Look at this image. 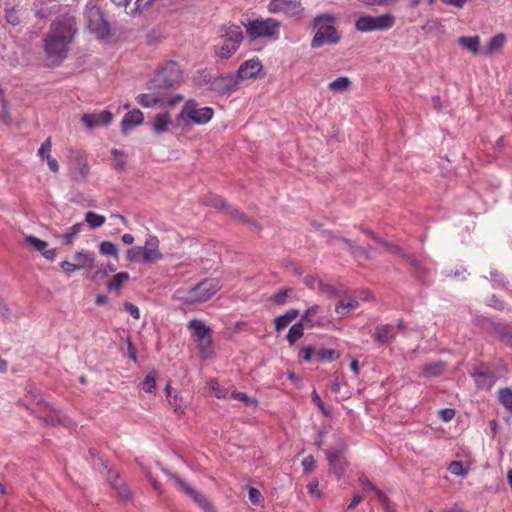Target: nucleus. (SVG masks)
Returning <instances> with one entry per match:
<instances>
[{
  "mask_svg": "<svg viewBox=\"0 0 512 512\" xmlns=\"http://www.w3.org/2000/svg\"><path fill=\"white\" fill-rule=\"evenodd\" d=\"M76 33L72 18L57 19L50 25L44 39V51L49 59L62 61L68 53V45Z\"/></svg>",
  "mask_w": 512,
  "mask_h": 512,
  "instance_id": "1",
  "label": "nucleus"
},
{
  "mask_svg": "<svg viewBox=\"0 0 512 512\" xmlns=\"http://www.w3.org/2000/svg\"><path fill=\"white\" fill-rule=\"evenodd\" d=\"M243 39L240 26L231 23L223 25L219 31V42L214 45L215 56L229 59L238 50Z\"/></svg>",
  "mask_w": 512,
  "mask_h": 512,
  "instance_id": "2",
  "label": "nucleus"
},
{
  "mask_svg": "<svg viewBox=\"0 0 512 512\" xmlns=\"http://www.w3.org/2000/svg\"><path fill=\"white\" fill-rule=\"evenodd\" d=\"M335 18L331 14L318 15L313 19L312 26L317 29L312 41L311 47L316 49L325 44L335 45L339 43L341 37L333 25Z\"/></svg>",
  "mask_w": 512,
  "mask_h": 512,
  "instance_id": "3",
  "label": "nucleus"
},
{
  "mask_svg": "<svg viewBox=\"0 0 512 512\" xmlns=\"http://www.w3.org/2000/svg\"><path fill=\"white\" fill-rule=\"evenodd\" d=\"M182 71L175 61H168L165 65L151 78L147 83L149 91H162L167 93L168 90L180 84Z\"/></svg>",
  "mask_w": 512,
  "mask_h": 512,
  "instance_id": "4",
  "label": "nucleus"
},
{
  "mask_svg": "<svg viewBox=\"0 0 512 512\" xmlns=\"http://www.w3.org/2000/svg\"><path fill=\"white\" fill-rule=\"evenodd\" d=\"M214 116V110L211 107H199L194 99L185 102L181 111L177 115V125L186 127L191 124L204 125Z\"/></svg>",
  "mask_w": 512,
  "mask_h": 512,
  "instance_id": "5",
  "label": "nucleus"
},
{
  "mask_svg": "<svg viewBox=\"0 0 512 512\" xmlns=\"http://www.w3.org/2000/svg\"><path fill=\"white\" fill-rule=\"evenodd\" d=\"M246 28L247 35L252 39L273 37L277 38L281 22L274 18H259L255 20H248L247 23L243 22Z\"/></svg>",
  "mask_w": 512,
  "mask_h": 512,
  "instance_id": "6",
  "label": "nucleus"
},
{
  "mask_svg": "<svg viewBox=\"0 0 512 512\" xmlns=\"http://www.w3.org/2000/svg\"><path fill=\"white\" fill-rule=\"evenodd\" d=\"M23 406L47 426L65 425L68 421V418L61 411L43 398L37 400V408H30L26 404H23Z\"/></svg>",
  "mask_w": 512,
  "mask_h": 512,
  "instance_id": "7",
  "label": "nucleus"
},
{
  "mask_svg": "<svg viewBox=\"0 0 512 512\" xmlns=\"http://www.w3.org/2000/svg\"><path fill=\"white\" fill-rule=\"evenodd\" d=\"M159 466L166 476L174 480L176 487L189 498H191V500L204 512H216L213 505L209 502V500L206 498L204 494L190 486L177 475L171 473L167 468L161 466L160 464Z\"/></svg>",
  "mask_w": 512,
  "mask_h": 512,
  "instance_id": "8",
  "label": "nucleus"
},
{
  "mask_svg": "<svg viewBox=\"0 0 512 512\" xmlns=\"http://www.w3.org/2000/svg\"><path fill=\"white\" fill-rule=\"evenodd\" d=\"M188 328L193 332L194 340L198 344L199 354L207 359L212 354L211 329L202 321L193 319L188 322Z\"/></svg>",
  "mask_w": 512,
  "mask_h": 512,
  "instance_id": "9",
  "label": "nucleus"
},
{
  "mask_svg": "<svg viewBox=\"0 0 512 512\" xmlns=\"http://www.w3.org/2000/svg\"><path fill=\"white\" fill-rule=\"evenodd\" d=\"M395 24V17L392 14L380 16L364 15L355 21V29L359 32L386 31Z\"/></svg>",
  "mask_w": 512,
  "mask_h": 512,
  "instance_id": "10",
  "label": "nucleus"
},
{
  "mask_svg": "<svg viewBox=\"0 0 512 512\" xmlns=\"http://www.w3.org/2000/svg\"><path fill=\"white\" fill-rule=\"evenodd\" d=\"M89 174V166L86 159L77 151L69 153V175L75 182H82Z\"/></svg>",
  "mask_w": 512,
  "mask_h": 512,
  "instance_id": "11",
  "label": "nucleus"
},
{
  "mask_svg": "<svg viewBox=\"0 0 512 512\" xmlns=\"http://www.w3.org/2000/svg\"><path fill=\"white\" fill-rule=\"evenodd\" d=\"M347 444L345 440L341 439L338 443V449L327 452V460L331 471L340 478L345 473L348 467V461L343 455L346 450Z\"/></svg>",
  "mask_w": 512,
  "mask_h": 512,
  "instance_id": "12",
  "label": "nucleus"
},
{
  "mask_svg": "<svg viewBox=\"0 0 512 512\" xmlns=\"http://www.w3.org/2000/svg\"><path fill=\"white\" fill-rule=\"evenodd\" d=\"M239 84L240 81L236 73H229L213 78L210 81L209 89L218 95H225L236 91Z\"/></svg>",
  "mask_w": 512,
  "mask_h": 512,
  "instance_id": "13",
  "label": "nucleus"
},
{
  "mask_svg": "<svg viewBox=\"0 0 512 512\" xmlns=\"http://www.w3.org/2000/svg\"><path fill=\"white\" fill-rule=\"evenodd\" d=\"M220 289L221 284L217 278H207L200 281L193 287L196 303H202L209 300Z\"/></svg>",
  "mask_w": 512,
  "mask_h": 512,
  "instance_id": "14",
  "label": "nucleus"
},
{
  "mask_svg": "<svg viewBox=\"0 0 512 512\" xmlns=\"http://www.w3.org/2000/svg\"><path fill=\"white\" fill-rule=\"evenodd\" d=\"M268 10L271 13H283L288 17H296L303 12V7L299 1L271 0Z\"/></svg>",
  "mask_w": 512,
  "mask_h": 512,
  "instance_id": "15",
  "label": "nucleus"
},
{
  "mask_svg": "<svg viewBox=\"0 0 512 512\" xmlns=\"http://www.w3.org/2000/svg\"><path fill=\"white\" fill-rule=\"evenodd\" d=\"M107 479L112 489L117 493V496L122 500L130 499L132 493L128 488L126 482L121 479L118 471L109 469L107 472Z\"/></svg>",
  "mask_w": 512,
  "mask_h": 512,
  "instance_id": "16",
  "label": "nucleus"
},
{
  "mask_svg": "<svg viewBox=\"0 0 512 512\" xmlns=\"http://www.w3.org/2000/svg\"><path fill=\"white\" fill-rule=\"evenodd\" d=\"M142 262L150 263L156 262L163 258V255L159 251V239L156 236L150 235L146 241L144 247H142Z\"/></svg>",
  "mask_w": 512,
  "mask_h": 512,
  "instance_id": "17",
  "label": "nucleus"
},
{
  "mask_svg": "<svg viewBox=\"0 0 512 512\" xmlns=\"http://www.w3.org/2000/svg\"><path fill=\"white\" fill-rule=\"evenodd\" d=\"M471 376L475 379L477 387L482 390L490 389L496 381L495 374L485 365H481L471 373Z\"/></svg>",
  "mask_w": 512,
  "mask_h": 512,
  "instance_id": "18",
  "label": "nucleus"
},
{
  "mask_svg": "<svg viewBox=\"0 0 512 512\" xmlns=\"http://www.w3.org/2000/svg\"><path fill=\"white\" fill-rule=\"evenodd\" d=\"M262 68L263 66L260 60L258 58H253L242 63L236 71V75L241 82L245 79L257 77Z\"/></svg>",
  "mask_w": 512,
  "mask_h": 512,
  "instance_id": "19",
  "label": "nucleus"
},
{
  "mask_svg": "<svg viewBox=\"0 0 512 512\" xmlns=\"http://www.w3.org/2000/svg\"><path fill=\"white\" fill-rule=\"evenodd\" d=\"M113 115L109 111H102L100 113L84 114L81 118L83 124L89 128L94 129L100 125H108L112 121Z\"/></svg>",
  "mask_w": 512,
  "mask_h": 512,
  "instance_id": "20",
  "label": "nucleus"
},
{
  "mask_svg": "<svg viewBox=\"0 0 512 512\" xmlns=\"http://www.w3.org/2000/svg\"><path fill=\"white\" fill-rule=\"evenodd\" d=\"M79 270L91 271L96 267L95 253L92 251H79L73 256Z\"/></svg>",
  "mask_w": 512,
  "mask_h": 512,
  "instance_id": "21",
  "label": "nucleus"
},
{
  "mask_svg": "<svg viewBox=\"0 0 512 512\" xmlns=\"http://www.w3.org/2000/svg\"><path fill=\"white\" fill-rule=\"evenodd\" d=\"M143 120V113L139 109L127 112L121 122V132L126 135L133 127L142 124Z\"/></svg>",
  "mask_w": 512,
  "mask_h": 512,
  "instance_id": "22",
  "label": "nucleus"
},
{
  "mask_svg": "<svg viewBox=\"0 0 512 512\" xmlns=\"http://www.w3.org/2000/svg\"><path fill=\"white\" fill-rule=\"evenodd\" d=\"M403 259L410 265L414 277L425 283L428 277V270L411 254H403Z\"/></svg>",
  "mask_w": 512,
  "mask_h": 512,
  "instance_id": "23",
  "label": "nucleus"
},
{
  "mask_svg": "<svg viewBox=\"0 0 512 512\" xmlns=\"http://www.w3.org/2000/svg\"><path fill=\"white\" fill-rule=\"evenodd\" d=\"M92 15L98 17L99 22L93 23L91 22L89 27L90 29L96 33L97 37L100 39H105L110 34V25L109 23L103 19V15L99 10L92 12Z\"/></svg>",
  "mask_w": 512,
  "mask_h": 512,
  "instance_id": "24",
  "label": "nucleus"
},
{
  "mask_svg": "<svg viewBox=\"0 0 512 512\" xmlns=\"http://www.w3.org/2000/svg\"><path fill=\"white\" fill-rule=\"evenodd\" d=\"M374 338L380 345L389 344L395 339L393 326L391 325H378L375 328Z\"/></svg>",
  "mask_w": 512,
  "mask_h": 512,
  "instance_id": "25",
  "label": "nucleus"
},
{
  "mask_svg": "<svg viewBox=\"0 0 512 512\" xmlns=\"http://www.w3.org/2000/svg\"><path fill=\"white\" fill-rule=\"evenodd\" d=\"M165 95L162 91H150L149 93L140 94L136 97V101L143 107H154L162 101Z\"/></svg>",
  "mask_w": 512,
  "mask_h": 512,
  "instance_id": "26",
  "label": "nucleus"
},
{
  "mask_svg": "<svg viewBox=\"0 0 512 512\" xmlns=\"http://www.w3.org/2000/svg\"><path fill=\"white\" fill-rule=\"evenodd\" d=\"M339 241L343 242L346 245L347 250L351 254H353L355 256H362L367 260L372 258L371 254H370V249H371L370 245H368L366 247L358 246L352 240L345 238V237H340Z\"/></svg>",
  "mask_w": 512,
  "mask_h": 512,
  "instance_id": "27",
  "label": "nucleus"
},
{
  "mask_svg": "<svg viewBox=\"0 0 512 512\" xmlns=\"http://www.w3.org/2000/svg\"><path fill=\"white\" fill-rule=\"evenodd\" d=\"M299 315V310L298 309H290L288 311H286L284 314L276 317L274 319V323H275V329L277 332L283 330L284 328H286L289 323H291L294 319H296Z\"/></svg>",
  "mask_w": 512,
  "mask_h": 512,
  "instance_id": "28",
  "label": "nucleus"
},
{
  "mask_svg": "<svg viewBox=\"0 0 512 512\" xmlns=\"http://www.w3.org/2000/svg\"><path fill=\"white\" fill-rule=\"evenodd\" d=\"M170 124V114L168 112L159 113L154 117L153 131L155 134L160 135L168 130Z\"/></svg>",
  "mask_w": 512,
  "mask_h": 512,
  "instance_id": "29",
  "label": "nucleus"
},
{
  "mask_svg": "<svg viewBox=\"0 0 512 512\" xmlns=\"http://www.w3.org/2000/svg\"><path fill=\"white\" fill-rule=\"evenodd\" d=\"M458 44L471 52L474 55H477L480 51V37L479 36H462L458 39Z\"/></svg>",
  "mask_w": 512,
  "mask_h": 512,
  "instance_id": "30",
  "label": "nucleus"
},
{
  "mask_svg": "<svg viewBox=\"0 0 512 512\" xmlns=\"http://www.w3.org/2000/svg\"><path fill=\"white\" fill-rule=\"evenodd\" d=\"M111 155L113 157L112 159V167L117 172H124L127 165V154L123 150L119 149H112Z\"/></svg>",
  "mask_w": 512,
  "mask_h": 512,
  "instance_id": "31",
  "label": "nucleus"
},
{
  "mask_svg": "<svg viewBox=\"0 0 512 512\" xmlns=\"http://www.w3.org/2000/svg\"><path fill=\"white\" fill-rule=\"evenodd\" d=\"M505 42L506 36L503 33H499L489 40L483 53L487 56H491L495 52L499 51L504 46Z\"/></svg>",
  "mask_w": 512,
  "mask_h": 512,
  "instance_id": "32",
  "label": "nucleus"
},
{
  "mask_svg": "<svg viewBox=\"0 0 512 512\" xmlns=\"http://www.w3.org/2000/svg\"><path fill=\"white\" fill-rule=\"evenodd\" d=\"M445 363L442 361H435L427 363L423 366L422 375L425 377H436L443 373Z\"/></svg>",
  "mask_w": 512,
  "mask_h": 512,
  "instance_id": "33",
  "label": "nucleus"
},
{
  "mask_svg": "<svg viewBox=\"0 0 512 512\" xmlns=\"http://www.w3.org/2000/svg\"><path fill=\"white\" fill-rule=\"evenodd\" d=\"M117 6H123L127 8L132 0H111ZM153 0H135L134 7L130 9L129 13L134 14L141 11L142 9L150 6Z\"/></svg>",
  "mask_w": 512,
  "mask_h": 512,
  "instance_id": "34",
  "label": "nucleus"
},
{
  "mask_svg": "<svg viewBox=\"0 0 512 512\" xmlns=\"http://www.w3.org/2000/svg\"><path fill=\"white\" fill-rule=\"evenodd\" d=\"M173 298L177 301H180L183 304H186V305L196 304L195 292L193 290V287L189 290H185V289L176 290L173 295Z\"/></svg>",
  "mask_w": 512,
  "mask_h": 512,
  "instance_id": "35",
  "label": "nucleus"
},
{
  "mask_svg": "<svg viewBox=\"0 0 512 512\" xmlns=\"http://www.w3.org/2000/svg\"><path fill=\"white\" fill-rule=\"evenodd\" d=\"M130 275L128 272H119L115 274L111 280L107 282V287L109 290H120L123 284L129 280Z\"/></svg>",
  "mask_w": 512,
  "mask_h": 512,
  "instance_id": "36",
  "label": "nucleus"
},
{
  "mask_svg": "<svg viewBox=\"0 0 512 512\" xmlns=\"http://www.w3.org/2000/svg\"><path fill=\"white\" fill-rule=\"evenodd\" d=\"M304 334L303 322L292 325L287 334V341L290 345H294Z\"/></svg>",
  "mask_w": 512,
  "mask_h": 512,
  "instance_id": "37",
  "label": "nucleus"
},
{
  "mask_svg": "<svg viewBox=\"0 0 512 512\" xmlns=\"http://www.w3.org/2000/svg\"><path fill=\"white\" fill-rule=\"evenodd\" d=\"M359 307V302L354 299H349L347 301L341 300L335 306V311L339 315H346L349 311L355 310Z\"/></svg>",
  "mask_w": 512,
  "mask_h": 512,
  "instance_id": "38",
  "label": "nucleus"
},
{
  "mask_svg": "<svg viewBox=\"0 0 512 512\" xmlns=\"http://www.w3.org/2000/svg\"><path fill=\"white\" fill-rule=\"evenodd\" d=\"M351 86V81L348 77L342 76L338 77L334 81L330 82L328 85L329 90L333 92H343L349 89Z\"/></svg>",
  "mask_w": 512,
  "mask_h": 512,
  "instance_id": "39",
  "label": "nucleus"
},
{
  "mask_svg": "<svg viewBox=\"0 0 512 512\" xmlns=\"http://www.w3.org/2000/svg\"><path fill=\"white\" fill-rule=\"evenodd\" d=\"M99 251L104 256H110L116 259L118 258L119 255L118 246L110 241H102L99 244Z\"/></svg>",
  "mask_w": 512,
  "mask_h": 512,
  "instance_id": "40",
  "label": "nucleus"
},
{
  "mask_svg": "<svg viewBox=\"0 0 512 512\" xmlns=\"http://www.w3.org/2000/svg\"><path fill=\"white\" fill-rule=\"evenodd\" d=\"M85 221L88 223L90 228L95 229L102 226L105 223L106 219L102 215L89 211L85 214Z\"/></svg>",
  "mask_w": 512,
  "mask_h": 512,
  "instance_id": "41",
  "label": "nucleus"
},
{
  "mask_svg": "<svg viewBox=\"0 0 512 512\" xmlns=\"http://www.w3.org/2000/svg\"><path fill=\"white\" fill-rule=\"evenodd\" d=\"M499 402L507 409L512 411V390L509 388H502L498 392Z\"/></svg>",
  "mask_w": 512,
  "mask_h": 512,
  "instance_id": "42",
  "label": "nucleus"
},
{
  "mask_svg": "<svg viewBox=\"0 0 512 512\" xmlns=\"http://www.w3.org/2000/svg\"><path fill=\"white\" fill-rule=\"evenodd\" d=\"M340 354L334 349H320L317 352V357L321 362H333L339 358Z\"/></svg>",
  "mask_w": 512,
  "mask_h": 512,
  "instance_id": "43",
  "label": "nucleus"
},
{
  "mask_svg": "<svg viewBox=\"0 0 512 512\" xmlns=\"http://www.w3.org/2000/svg\"><path fill=\"white\" fill-rule=\"evenodd\" d=\"M156 376L157 373L155 371L149 372L144 380L142 381V389L147 392L151 393L156 389Z\"/></svg>",
  "mask_w": 512,
  "mask_h": 512,
  "instance_id": "44",
  "label": "nucleus"
},
{
  "mask_svg": "<svg viewBox=\"0 0 512 512\" xmlns=\"http://www.w3.org/2000/svg\"><path fill=\"white\" fill-rule=\"evenodd\" d=\"M5 19L7 23L13 26L19 25L22 21V15L20 13V10L16 8L7 9L5 11Z\"/></svg>",
  "mask_w": 512,
  "mask_h": 512,
  "instance_id": "45",
  "label": "nucleus"
},
{
  "mask_svg": "<svg viewBox=\"0 0 512 512\" xmlns=\"http://www.w3.org/2000/svg\"><path fill=\"white\" fill-rule=\"evenodd\" d=\"M206 205H209V206H212L216 209H220V208H225L227 207L226 205V202L223 198H221L220 196H217V195H214V194H210L208 195L206 198H205V202H204Z\"/></svg>",
  "mask_w": 512,
  "mask_h": 512,
  "instance_id": "46",
  "label": "nucleus"
},
{
  "mask_svg": "<svg viewBox=\"0 0 512 512\" xmlns=\"http://www.w3.org/2000/svg\"><path fill=\"white\" fill-rule=\"evenodd\" d=\"M226 212L229 216H231L234 219H237L241 223H248L250 222V218L245 215L243 212H241L239 209L233 206L227 205Z\"/></svg>",
  "mask_w": 512,
  "mask_h": 512,
  "instance_id": "47",
  "label": "nucleus"
},
{
  "mask_svg": "<svg viewBox=\"0 0 512 512\" xmlns=\"http://www.w3.org/2000/svg\"><path fill=\"white\" fill-rule=\"evenodd\" d=\"M291 288L281 289L279 292L270 297V301L277 304L283 305L286 303L287 297L292 293Z\"/></svg>",
  "mask_w": 512,
  "mask_h": 512,
  "instance_id": "48",
  "label": "nucleus"
},
{
  "mask_svg": "<svg viewBox=\"0 0 512 512\" xmlns=\"http://www.w3.org/2000/svg\"><path fill=\"white\" fill-rule=\"evenodd\" d=\"M499 340L506 346L512 348V332L508 331L505 327L496 329Z\"/></svg>",
  "mask_w": 512,
  "mask_h": 512,
  "instance_id": "49",
  "label": "nucleus"
},
{
  "mask_svg": "<svg viewBox=\"0 0 512 512\" xmlns=\"http://www.w3.org/2000/svg\"><path fill=\"white\" fill-rule=\"evenodd\" d=\"M448 470L451 474L465 477L468 474V470L463 467V464L461 461H453L448 466Z\"/></svg>",
  "mask_w": 512,
  "mask_h": 512,
  "instance_id": "50",
  "label": "nucleus"
},
{
  "mask_svg": "<svg viewBox=\"0 0 512 512\" xmlns=\"http://www.w3.org/2000/svg\"><path fill=\"white\" fill-rule=\"evenodd\" d=\"M83 224H74L68 232L63 235L64 244L69 245L72 243L73 238L82 230Z\"/></svg>",
  "mask_w": 512,
  "mask_h": 512,
  "instance_id": "51",
  "label": "nucleus"
},
{
  "mask_svg": "<svg viewBox=\"0 0 512 512\" xmlns=\"http://www.w3.org/2000/svg\"><path fill=\"white\" fill-rule=\"evenodd\" d=\"M24 241L27 245L31 246L36 251H38L40 248L48 247V243L46 241L41 240L33 235L25 236Z\"/></svg>",
  "mask_w": 512,
  "mask_h": 512,
  "instance_id": "52",
  "label": "nucleus"
},
{
  "mask_svg": "<svg viewBox=\"0 0 512 512\" xmlns=\"http://www.w3.org/2000/svg\"><path fill=\"white\" fill-rule=\"evenodd\" d=\"M318 290L331 298L339 296V291L336 287L328 283L318 282Z\"/></svg>",
  "mask_w": 512,
  "mask_h": 512,
  "instance_id": "53",
  "label": "nucleus"
},
{
  "mask_svg": "<svg viewBox=\"0 0 512 512\" xmlns=\"http://www.w3.org/2000/svg\"><path fill=\"white\" fill-rule=\"evenodd\" d=\"M231 398L235 399V400H239V401H242L244 402V404L248 407L250 406H257V401L255 399H252L250 398L246 393L244 392H232L231 393Z\"/></svg>",
  "mask_w": 512,
  "mask_h": 512,
  "instance_id": "54",
  "label": "nucleus"
},
{
  "mask_svg": "<svg viewBox=\"0 0 512 512\" xmlns=\"http://www.w3.org/2000/svg\"><path fill=\"white\" fill-rule=\"evenodd\" d=\"M142 247L135 246L127 250V259L130 262H142Z\"/></svg>",
  "mask_w": 512,
  "mask_h": 512,
  "instance_id": "55",
  "label": "nucleus"
},
{
  "mask_svg": "<svg viewBox=\"0 0 512 512\" xmlns=\"http://www.w3.org/2000/svg\"><path fill=\"white\" fill-rule=\"evenodd\" d=\"M25 390L27 392V397L29 398L30 403L37 407V400H39V398H42V396L40 395L36 387L33 384H28L25 387Z\"/></svg>",
  "mask_w": 512,
  "mask_h": 512,
  "instance_id": "56",
  "label": "nucleus"
},
{
  "mask_svg": "<svg viewBox=\"0 0 512 512\" xmlns=\"http://www.w3.org/2000/svg\"><path fill=\"white\" fill-rule=\"evenodd\" d=\"M377 243L380 244L381 246L387 248L390 252L399 255L403 259V254H405V253L397 245H394L388 241H385L382 238H380Z\"/></svg>",
  "mask_w": 512,
  "mask_h": 512,
  "instance_id": "57",
  "label": "nucleus"
},
{
  "mask_svg": "<svg viewBox=\"0 0 512 512\" xmlns=\"http://www.w3.org/2000/svg\"><path fill=\"white\" fill-rule=\"evenodd\" d=\"M371 491L375 492V495H376L377 499L379 500V502L381 503V505L383 506L384 511H386L387 508L388 509L391 508L390 501L384 492H382L376 486H375V489H372Z\"/></svg>",
  "mask_w": 512,
  "mask_h": 512,
  "instance_id": "58",
  "label": "nucleus"
},
{
  "mask_svg": "<svg viewBox=\"0 0 512 512\" xmlns=\"http://www.w3.org/2000/svg\"><path fill=\"white\" fill-rule=\"evenodd\" d=\"M52 143L50 138L46 139L40 146L38 150V156L41 159H45L47 155H50Z\"/></svg>",
  "mask_w": 512,
  "mask_h": 512,
  "instance_id": "59",
  "label": "nucleus"
},
{
  "mask_svg": "<svg viewBox=\"0 0 512 512\" xmlns=\"http://www.w3.org/2000/svg\"><path fill=\"white\" fill-rule=\"evenodd\" d=\"M315 464L316 461L312 455H308L302 460V467L305 472L313 471L315 468Z\"/></svg>",
  "mask_w": 512,
  "mask_h": 512,
  "instance_id": "60",
  "label": "nucleus"
},
{
  "mask_svg": "<svg viewBox=\"0 0 512 512\" xmlns=\"http://www.w3.org/2000/svg\"><path fill=\"white\" fill-rule=\"evenodd\" d=\"M455 410L452 408H445L439 411V417L444 422H449L455 417Z\"/></svg>",
  "mask_w": 512,
  "mask_h": 512,
  "instance_id": "61",
  "label": "nucleus"
},
{
  "mask_svg": "<svg viewBox=\"0 0 512 512\" xmlns=\"http://www.w3.org/2000/svg\"><path fill=\"white\" fill-rule=\"evenodd\" d=\"M60 267L68 276L74 273L75 271L79 270L75 262L72 263L66 260L60 263Z\"/></svg>",
  "mask_w": 512,
  "mask_h": 512,
  "instance_id": "62",
  "label": "nucleus"
},
{
  "mask_svg": "<svg viewBox=\"0 0 512 512\" xmlns=\"http://www.w3.org/2000/svg\"><path fill=\"white\" fill-rule=\"evenodd\" d=\"M249 500L253 503V504H256V505H259L262 501V495L260 493L259 490H257L256 488H253L251 487L249 489Z\"/></svg>",
  "mask_w": 512,
  "mask_h": 512,
  "instance_id": "63",
  "label": "nucleus"
},
{
  "mask_svg": "<svg viewBox=\"0 0 512 512\" xmlns=\"http://www.w3.org/2000/svg\"><path fill=\"white\" fill-rule=\"evenodd\" d=\"M123 308L130 313V315L138 320L140 318V312H139V309L137 306H135L134 304L130 303V302H125L123 304Z\"/></svg>",
  "mask_w": 512,
  "mask_h": 512,
  "instance_id": "64",
  "label": "nucleus"
}]
</instances>
